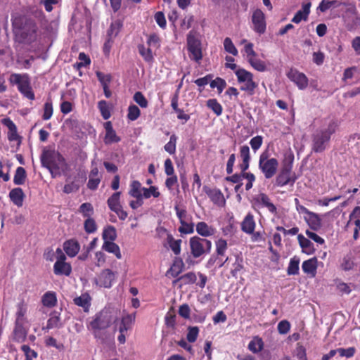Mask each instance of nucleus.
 <instances>
[{
  "mask_svg": "<svg viewBox=\"0 0 360 360\" xmlns=\"http://www.w3.org/2000/svg\"><path fill=\"white\" fill-rule=\"evenodd\" d=\"M41 164L46 167L55 178L65 169L64 158L55 150H44L41 157Z\"/></svg>",
  "mask_w": 360,
  "mask_h": 360,
  "instance_id": "1",
  "label": "nucleus"
},
{
  "mask_svg": "<svg viewBox=\"0 0 360 360\" xmlns=\"http://www.w3.org/2000/svg\"><path fill=\"white\" fill-rule=\"evenodd\" d=\"M338 127L336 121H330L326 129L317 130L312 136V150L321 153L326 149L330 136L334 134Z\"/></svg>",
  "mask_w": 360,
  "mask_h": 360,
  "instance_id": "2",
  "label": "nucleus"
},
{
  "mask_svg": "<svg viewBox=\"0 0 360 360\" xmlns=\"http://www.w3.org/2000/svg\"><path fill=\"white\" fill-rule=\"evenodd\" d=\"M37 25L32 20L25 19L19 27H15L16 40L20 43L28 44L36 39Z\"/></svg>",
  "mask_w": 360,
  "mask_h": 360,
  "instance_id": "3",
  "label": "nucleus"
},
{
  "mask_svg": "<svg viewBox=\"0 0 360 360\" xmlns=\"http://www.w3.org/2000/svg\"><path fill=\"white\" fill-rule=\"evenodd\" d=\"M293 160L294 155L292 153L285 155L281 170L276 178V185L277 186L283 187L289 184H293L295 181V178L292 175Z\"/></svg>",
  "mask_w": 360,
  "mask_h": 360,
  "instance_id": "4",
  "label": "nucleus"
},
{
  "mask_svg": "<svg viewBox=\"0 0 360 360\" xmlns=\"http://www.w3.org/2000/svg\"><path fill=\"white\" fill-rule=\"evenodd\" d=\"M278 165V160L274 158H269L267 151H264L260 154L259 169L266 179H271L276 174Z\"/></svg>",
  "mask_w": 360,
  "mask_h": 360,
  "instance_id": "5",
  "label": "nucleus"
},
{
  "mask_svg": "<svg viewBox=\"0 0 360 360\" xmlns=\"http://www.w3.org/2000/svg\"><path fill=\"white\" fill-rule=\"evenodd\" d=\"M235 74L238 82L241 84L240 90L247 92L250 96L253 95L258 86L253 80V75L243 68L236 70Z\"/></svg>",
  "mask_w": 360,
  "mask_h": 360,
  "instance_id": "6",
  "label": "nucleus"
},
{
  "mask_svg": "<svg viewBox=\"0 0 360 360\" xmlns=\"http://www.w3.org/2000/svg\"><path fill=\"white\" fill-rule=\"evenodd\" d=\"M9 80L11 84L17 85L18 90L27 98L31 100L34 98L27 75L13 73L10 76Z\"/></svg>",
  "mask_w": 360,
  "mask_h": 360,
  "instance_id": "7",
  "label": "nucleus"
},
{
  "mask_svg": "<svg viewBox=\"0 0 360 360\" xmlns=\"http://www.w3.org/2000/svg\"><path fill=\"white\" fill-rule=\"evenodd\" d=\"M187 49L189 52V58L199 63L202 58L201 41L193 31H191L187 35Z\"/></svg>",
  "mask_w": 360,
  "mask_h": 360,
  "instance_id": "8",
  "label": "nucleus"
},
{
  "mask_svg": "<svg viewBox=\"0 0 360 360\" xmlns=\"http://www.w3.org/2000/svg\"><path fill=\"white\" fill-rule=\"evenodd\" d=\"M189 245L191 253L195 258L209 252L212 248L210 240L194 236L190 238Z\"/></svg>",
  "mask_w": 360,
  "mask_h": 360,
  "instance_id": "9",
  "label": "nucleus"
},
{
  "mask_svg": "<svg viewBox=\"0 0 360 360\" xmlns=\"http://www.w3.org/2000/svg\"><path fill=\"white\" fill-rule=\"evenodd\" d=\"M56 253V261L53 265V272L56 275H64L68 276L72 272V266L70 263L65 262L66 256L60 248H57Z\"/></svg>",
  "mask_w": 360,
  "mask_h": 360,
  "instance_id": "10",
  "label": "nucleus"
},
{
  "mask_svg": "<svg viewBox=\"0 0 360 360\" xmlns=\"http://www.w3.org/2000/svg\"><path fill=\"white\" fill-rule=\"evenodd\" d=\"M120 192L113 193L108 200L109 208L115 212L120 219L124 220L127 217V213L123 209L120 202Z\"/></svg>",
  "mask_w": 360,
  "mask_h": 360,
  "instance_id": "11",
  "label": "nucleus"
},
{
  "mask_svg": "<svg viewBox=\"0 0 360 360\" xmlns=\"http://www.w3.org/2000/svg\"><path fill=\"white\" fill-rule=\"evenodd\" d=\"M252 29L259 34H263L266 31V24L264 13L260 9H256L252 15Z\"/></svg>",
  "mask_w": 360,
  "mask_h": 360,
  "instance_id": "12",
  "label": "nucleus"
},
{
  "mask_svg": "<svg viewBox=\"0 0 360 360\" xmlns=\"http://www.w3.org/2000/svg\"><path fill=\"white\" fill-rule=\"evenodd\" d=\"M252 203L253 207H265L271 213L274 214L277 213V209L276 206L271 202L269 198L265 193H261L255 195L253 197Z\"/></svg>",
  "mask_w": 360,
  "mask_h": 360,
  "instance_id": "13",
  "label": "nucleus"
},
{
  "mask_svg": "<svg viewBox=\"0 0 360 360\" xmlns=\"http://www.w3.org/2000/svg\"><path fill=\"white\" fill-rule=\"evenodd\" d=\"M115 274L109 269L103 270L101 274L95 278V283L101 287L110 288L112 282L115 281Z\"/></svg>",
  "mask_w": 360,
  "mask_h": 360,
  "instance_id": "14",
  "label": "nucleus"
},
{
  "mask_svg": "<svg viewBox=\"0 0 360 360\" xmlns=\"http://www.w3.org/2000/svg\"><path fill=\"white\" fill-rule=\"evenodd\" d=\"M287 76L290 81L294 82L300 89H304L308 86V78L307 76L295 69H291Z\"/></svg>",
  "mask_w": 360,
  "mask_h": 360,
  "instance_id": "15",
  "label": "nucleus"
},
{
  "mask_svg": "<svg viewBox=\"0 0 360 360\" xmlns=\"http://www.w3.org/2000/svg\"><path fill=\"white\" fill-rule=\"evenodd\" d=\"M1 124L8 129V139L10 141H17L19 145L21 142L20 137L18 134L17 127L15 123L8 117L4 118L1 121Z\"/></svg>",
  "mask_w": 360,
  "mask_h": 360,
  "instance_id": "16",
  "label": "nucleus"
},
{
  "mask_svg": "<svg viewBox=\"0 0 360 360\" xmlns=\"http://www.w3.org/2000/svg\"><path fill=\"white\" fill-rule=\"evenodd\" d=\"M204 190L214 204L218 206H223L225 204L224 195L220 190L217 188H210L207 187H205Z\"/></svg>",
  "mask_w": 360,
  "mask_h": 360,
  "instance_id": "17",
  "label": "nucleus"
},
{
  "mask_svg": "<svg viewBox=\"0 0 360 360\" xmlns=\"http://www.w3.org/2000/svg\"><path fill=\"white\" fill-rule=\"evenodd\" d=\"M256 222L255 217L251 212H248L240 223V229L246 234H250L255 230Z\"/></svg>",
  "mask_w": 360,
  "mask_h": 360,
  "instance_id": "18",
  "label": "nucleus"
},
{
  "mask_svg": "<svg viewBox=\"0 0 360 360\" xmlns=\"http://www.w3.org/2000/svg\"><path fill=\"white\" fill-rule=\"evenodd\" d=\"M304 219L313 231H319L322 227V220L320 216L315 212H311L308 215L304 217Z\"/></svg>",
  "mask_w": 360,
  "mask_h": 360,
  "instance_id": "19",
  "label": "nucleus"
},
{
  "mask_svg": "<svg viewBox=\"0 0 360 360\" xmlns=\"http://www.w3.org/2000/svg\"><path fill=\"white\" fill-rule=\"evenodd\" d=\"M105 136L104 138V142L106 144H110L112 143H117L120 141L119 136H117L115 131L113 129L110 122H107L105 124Z\"/></svg>",
  "mask_w": 360,
  "mask_h": 360,
  "instance_id": "20",
  "label": "nucleus"
},
{
  "mask_svg": "<svg viewBox=\"0 0 360 360\" xmlns=\"http://www.w3.org/2000/svg\"><path fill=\"white\" fill-rule=\"evenodd\" d=\"M27 312V303L24 300H22L20 302H18L16 305L15 321L27 323V316H26Z\"/></svg>",
  "mask_w": 360,
  "mask_h": 360,
  "instance_id": "21",
  "label": "nucleus"
},
{
  "mask_svg": "<svg viewBox=\"0 0 360 360\" xmlns=\"http://www.w3.org/2000/svg\"><path fill=\"white\" fill-rule=\"evenodd\" d=\"M311 3H307L302 5V9L299 10L293 18L292 19V22L298 24L302 20H307L308 15L310 13Z\"/></svg>",
  "mask_w": 360,
  "mask_h": 360,
  "instance_id": "22",
  "label": "nucleus"
},
{
  "mask_svg": "<svg viewBox=\"0 0 360 360\" xmlns=\"http://www.w3.org/2000/svg\"><path fill=\"white\" fill-rule=\"evenodd\" d=\"M302 268L305 274L310 275L311 277H314L316 274L317 259L313 257L304 261L302 263Z\"/></svg>",
  "mask_w": 360,
  "mask_h": 360,
  "instance_id": "23",
  "label": "nucleus"
},
{
  "mask_svg": "<svg viewBox=\"0 0 360 360\" xmlns=\"http://www.w3.org/2000/svg\"><path fill=\"white\" fill-rule=\"evenodd\" d=\"M297 240L304 253L311 255L314 252L315 248L314 244L308 238H305L302 234H299L297 236Z\"/></svg>",
  "mask_w": 360,
  "mask_h": 360,
  "instance_id": "24",
  "label": "nucleus"
},
{
  "mask_svg": "<svg viewBox=\"0 0 360 360\" xmlns=\"http://www.w3.org/2000/svg\"><path fill=\"white\" fill-rule=\"evenodd\" d=\"M63 249L69 257H74L79 252L80 245L77 241L70 240L64 243Z\"/></svg>",
  "mask_w": 360,
  "mask_h": 360,
  "instance_id": "25",
  "label": "nucleus"
},
{
  "mask_svg": "<svg viewBox=\"0 0 360 360\" xmlns=\"http://www.w3.org/2000/svg\"><path fill=\"white\" fill-rule=\"evenodd\" d=\"M196 231L203 237H208L213 236L216 233V229L212 226H209L207 223L200 221L196 224Z\"/></svg>",
  "mask_w": 360,
  "mask_h": 360,
  "instance_id": "26",
  "label": "nucleus"
},
{
  "mask_svg": "<svg viewBox=\"0 0 360 360\" xmlns=\"http://www.w3.org/2000/svg\"><path fill=\"white\" fill-rule=\"evenodd\" d=\"M11 200L18 207H22L25 198V194L21 188L12 189L9 193Z\"/></svg>",
  "mask_w": 360,
  "mask_h": 360,
  "instance_id": "27",
  "label": "nucleus"
},
{
  "mask_svg": "<svg viewBox=\"0 0 360 360\" xmlns=\"http://www.w3.org/2000/svg\"><path fill=\"white\" fill-rule=\"evenodd\" d=\"M26 322L15 321V327L13 329L14 339L18 342L22 341L26 336V330L25 325Z\"/></svg>",
  "mask_w": 360,
  "mask_h": 360,
  "instance_id": "28",
  "label": "nucleus"
},
{
  "mask_svg": "<svg viewBox=\"0 0 360 360\" xmlns=\"http://www.w3.org/2000/svg\"><path fill=\"white\" fill-rule=\"evenodd\" d=\"M138 50L143 60L147 63H153L154 60L153 50L150 47H146L143 44L138 46Z\"/></svg>",
  "mask_w": 360,
  "mask_h": 360,
  "instance_id": "29",
  "label": "nucleus"
},
{
  "mask_svg": "<svg viewBox=\"0 0 360 360\" xmlns=\"http://www.w3.org/2000/svg\"><path fill=\"white\" fill-rule=\"evenodd\" d=\"M102 249L108 252L114 254L117 259L122 257L120 247L113 241L104 242Z\"/></svg>",
  "mask_w": 360,
  "mask_h": 360,
  "instance_id": "30",
  "label": "nucleus"
},
{
  "mask_svg": "<svg viewBox=\"0 0 360 360\" xmlns=\"http://www.w3.org/2000/svg\"><path fill=\"white\" fill-rule=\"evenodd\" d=\"M184 264L182 259L176 258L170 267L168 273L173 277H176L183 271Z\"/></svg>",
  "mask_w": 360,
  "mask_h": 360,
  "instance_id": "31",
  "label": "nucleus"
},
{
  "mask_svg": "<svg viewBox=\"0 0 360 360\" xmlns=\"http://www.w3.org/2000/svg\"><path fill=\"white\" fill-rule=\"evenodd\" d=\"M143 188L141 187V184L138 181H134L131 182L130 185V189L129 191V194L135 198H139L143 197L142 192Z\"/></svg>",
  "mask_w": 360,
  "mask_h": 360,
  "instance_id": "32",
  "label": "nucleus"
},
{
  "mask_svg": "<svg viewBox=\"0 0 360 360\" xmlns=\"http://www.w3.org/2000/svg\"><path fill=\"white\" fill-rule=\"evenodd\" d=\"M167 241L169 245V248L175 255H179L181 252V240H175L172 235L167 234Z\"/></svg>",
  "mask_w": 360,
  "mask_h": 360,
  "instance_id": "33",
  "label": "nucleus"
},
{
  "mask_svg": "<svg viewBox=\"0 0 360 360\" xmlns=\"http://www.w3.org/2000/svg\"><path fill=\"white\" fill-rule=\"evenodd\" d=\"M104 242L114 241L117 238L116 230L114 226H108L104 229L102 234Z\"/></svg>",
  "mask_w": 360,
  "mask_h": 360,
  "instance_id": "34",
  "label": "nucleus"
},
{
  "mask_svg": "<svg viewBox=\"0 0 360 360\" xmlns=\"http://www.w3.org/2000/svg\"><path fill=\"white\" fill-rule=\"evenodd\" d=\"M248 63L256 70L264 72L266 70V63L257 58V55L252 58H250Z\"/></svg>",
  "mask_w": 360,
  "mask_h": 360,
  "instance_id": "35",
  "label": "nucleus"
},
{
  "mask_svg": "<svg viewBox=\"0 0 360 360\" xmlns=\"http://www.w3.org/2000/svg\"><path fill=\"white\" fill-rule=\"evenodd\" d=\"M26 171L22 167H18L16 170L13 178V182L15 185H22L26 179Z\"/></svg>",
  "mask_w": 360,
  "mask_h": 360,
  "instance_id": "36",
  "label": "nucleus"
},
{
  "mask_svg": "<svg viewBox=\"0 0 360 360\" xmlns=\"http://www.w3.org/2000/svg\"><path fill=\"white\" fill-rule=\"evenodd\" d=\"M264 343L260 338L255 337L248 345V349L253 353H258L263 349Z\"/></svg>",
  "mask_w": 360,
  "mask_h": 360,
  "instance_id": "37",
  "label": "nucleus"
},
{
  "mask_svg": "<svg viewBox=\"0 0 360 360\" xmlns=\"http://www.w3.org/2000/svg\"><path fill=\"white\" fill-rule=\"evenodd\" d=\"M340 5V4L338 1H335V0H333V1L322 0L317 8V10L323 13V12H326L329 8H330L331 7H337Z\"/></svg>",
  "mask_w": 360,
  "mask_h": 360,
  "instance_id": "38",
  "label": "nucleus"
},
{
  "mask_svg": "<svg viewBox=\"0 0 360 360\" xmlns=\"http://www.w3.org/2000/svg\"><path fill=\"white\" fill-rule=\"evenodd\" d=\"M123 23L120 20H116L111 23L108 30V35L110 38L115 37L122 27Z\"/></svg>",
  "mask_w": 360,
  "mask_h": 360,
  "instance_id": "39",
  "label": "nucleus"
},
{
  "mask_svg": "<svg viewBox=\"0 0 360 360\" xmlns=\"http://www.w3.org/2000/svg\"><path fill=\"white\" fill-rule=\"evenodd\" d=\"M42 303L44 306L51 307L56 303V297L55 293L48 292L42 297Z\"/></svg>",
  "mask_w": 360,
  "mask_h": 360,
  "instance_id": "40",
  "label": "nucleus"
},
{
  "mask_svg": "<svg viewBox=\"0 0 360 360\" xmlns=\"http://www.w3.org/2000/svg\"><path fill=\"white\" fill-rule=\"evenodd\" d=\"M299 264H300V259L294 257H292L289 263L288 267V275H296L299 273Z\"/></svg>",
  "mask_w": 360,
  "mask_h": 360,
  "instance_id": "41",
  "label": "nucleus"
},
{
  "mask_svg": "<svg viewBox=\"0 0 360 360\" xmlns=\"http://www.w3.org/2000/svg\"><path fill=\"white\" fill-rule=\"evenodd\" d=\"M61 326L60 317L56 314L52 315L47 321L46 327L43 328V330H49L55 328H60Z\"/></svg>",
  "mask_w": 360,
  "mask_h": 360,
  "instance_id": "42",
  "label": "nucleus"
},
{
  "mask_svg": "<svg viewBox=\"0 0 360 360\" xmlns=\"http://www.w3.org/2000/svg\"><path fill=\"white\" fill-rule=\"evenodd\" d=\"M79 212L81 213L84 217H91L94 214L93 206L91 203L89 202L82 203L79 208Z\"/></svg>",
  "mask_w": 360,
  "mask_h": 360,
  "instance_id": "43",
  "label": "nucleus"
},
{
  "mask_svg": "<svg viewBox=\"0 0 360 360\" xmlns=\"http://www.w3.org/2000/svg\"><path fill=\"white\" fill-rule=\"evenodd\" d=\"M228 248V244L226 240L219 238L216 242V252L219 256H224Z\"/></svg>",
  "mask_w": 360,
  "mask_h": 360,
  "instance_id": "44",
  "label": "nucleus"
},
{
  "mask_svg": "<svg viewBox=\"0 0 360 360\" xmlns=\"http://www.w3.org/2000/svg\"><path fill=\"white\" fill-rule=\"evenodd\" d=\"M224 50L232 54L233 56H237L238 52L235 45L232 42V40L229 37H226L224 40Z\"/></svg>",
  "mask_w": 360,
  "mask_h": 360,
  "instance_id": "45",
  "label": "nucleus"
},
{
  "mask_svg": "<svg viewBox=\"0 0 360 360\" xmlns=\"http://www.w3.org/2000/svg\"><path fill=\"white\" fill-rule=\"evenodd\" d=\"M207 105L210 108L217 116L222 113V107L216 99H210L207 101Z\"/></svg>",
  "mask_w": 360,
  "mask_h": 360,
  "instance_id": "46",
  "label": "nucleus"
},
{
  "mask_svg": "<svg viewBox=\"0 0 360 360\" xmlns=\"http://www.w3.org/2000/svg\"><path fill=\"white\" fill-rule=\"evenodd\" d=\"M196 275L193 272H188L178 278L183 285H188L194 283L196 281Z\"/></svg>",
  "mask_w": 360,
  "mask_h": 360,
  "instance_id": "47",
  "label": "nucleus"
},
{
  "mask_svg": "<svg viewBox=\"0 0 360 360\" xmlns=\"http://www.w3.org/2000/svg\"><path fill=\"white\" fill-rule=\"evenodd\" d=\"M141 115L139 108L135 105H131L128 108L127 117L131 121L137 120Z\"/></svg>",
  "mask_w": 360,
  "mask_h": 360,
  "instance_id": "48",
  "label": "nucleus"
},
{
  "mask_svg": "<svg viewBox=\"0 0 360 360\" xmlns=\"http://www.w3.org/2000/svg\"><path fill=\"white\" fill-rule=\"evenodd\" d=\"M143 198H149L151 196L158 198L160 196V192L155 186H150L149 188H143Z\"/></svg>",
  "mask_w": 360,
  "mask_h": 360,
  "instance_id": "49",
  "label": "nucleus"
},
{
  "mask_svg": "<svg viewBox=\"0 0 360 360\" xmlns=\"http://www.w3.org/2000/svg\"><path fill=\"white\" fill-rule=\"evenodd\" d=\"M241 42L243 44H245L244 47V53L245 56H246V59L248 61L250 58H252L257 55V53L253 49V44L252 43H247L246 39H243Z\"/></svg>",
  "mask_w": 360,
  "mask_h": 360,
  "instance_id": "50",
  "label": "nucleus"
},
{
  "mask_svg": "<svg viewBox=\"0 0 360 360\" xmlns=\"http://www.w3.org/2000/svg\"><path fill=\"white\" fill-rule=\"evenodd\" d=\"M98 108L104 120H108L110 117V112L108 109V103L105 101H101L98 103Z\"/></svg>",
  "mask_w": 360,
  "mask_h": 360,
  "instance_id": "51",
  "label": "nucleus"
},
{
  "mask_svg": "<svg viewBox=\"0 0 360 360\" xmlns=\"http://www.w3.org/2000/svg\"><path fill=\"white\" fill-rule=\"evenodd\" d=\"M75 304L86 309L89 306V297L87 295H82L74 299Z\"/></svg>",
  "mask_w": 360,
  "mask_h": 360,
  "instance_id": "52",
  "label": "nucleus"
},
{
  "mask_svg": "<svg viewBox=\"0 0 360 360\" xmlns=\"http://www.w3.org/2000/svg\"><path fill=\"white\" fill-rule=\"evenodd\" d=\"M176 136L173 134L170 136L169 141L165 146V150L168 152L169 154H174L176 152Z\"/></svg>",
  "mask_w": 360,
  "mask_h": 360,
  "instance_id": "53",
  "label": "nucleus"
},
{
  "mask_svg": "<svg viewBox=\"0 0 360 360\" xmlns=\"http://www.w3.org/2000/svg\"><path fill=\"white\" fill-rule=\"evenodd\" d=\"M102 315L97 316L91 323V326L94 329H103L110 325V321L103 323L102 321Z\"/></svg>",
  "mask_w": 360,
  "mask_h": 360,
  "instance_id": "54",
  "label": "nucleus"
},
{
  "mask_svg": "<svg viewBox=\"0 0 360 360\" xmlns=\"http://www.w3.org/2000/svg\"><path fill=\"white\" fill-rule=\"evenodd\" d=\"M199 329L197 326L189 327L186 335L187 340L189 342H194L198 336Z\"/></svg>",
  "mask_w": 360,
  "mask_h": 360,
  "instance_id": "55",
  "label": "nucleus"
},
{
  "mask_svg": "<svg viewBox=\"0 0 360 360\" xmlns=\"http://www.w3.org/2000/svg\"><path fill=\"white\" fill-rule=\"evenodd\" d=\"M134 101L140 105V107L146 108L148 106V101L141 92H136L134 95Z\"/></svg>",
  "mask_w": 360,
  "mask_h": 360,
  "instance_id": "56",
  "label": "nucleus"
},
{
  "mask_svg": "<svg viewBox=\"0 0 360 360\" xmlns=\"http://www.w3.org/2000/svg\"><path fill=\"white\" fill-rule=\"evenodd\" d=\"M53 115V105L51 101H47L44 103V114H43V119L44 120H49Z\"/></svg>",
  "mask_w": 360,
  "mask_h": 360,
  "instance_id": "57",
  "label": "nucleus"
},
{
  "mask_svg": "<svg viewBox=\"0 0 360 360\" xmlns=\"http://www.w3.org/2000/svg\"><path fill=\"white\" fill-rule=\"evenodd\" d=\"M262 143L263 138L262 136H256L251 139V140L250 141L251 148L255 153H256L259 149V148L262 145Z\"/></svg>",
  "mask_w": 360,
  "mask_h": 360,
  "instance_id": "58",
  "label": "nucleus"
},
{
  "mask_svg": "<svg viewBox=\"0 0 360 360\" xmlns=\"http://www.w3.org/2000/svg\"><path fill=\"white\" fill-rule=\"evenodd\" d=\"M226 85V82L223 79L219 77L212 80L210 83L211 88H217L219 93L222 92Z\"/></svg>",
  "mask_w": 360,
  "mask_h": 360,
  "instance_id": "59",
  "label": "nucleus"
},
{
  "mask_svg": "<svg viewBox=\"0 0 360 360\" xmlns=\"http://www.w3.org/2000/svg\"><path fill=\"white\" fill-rule=\"evenodd\" d=\"M84 229L87 233L95 232L96 230V224L94 219L91 217L87 218L84 221Z\"/></svg>",
  "mask_w": 360,
  "mask_h": 360,
  "instance_id": "60",
  "label": "nucleus"
},
{
  "mask_svg": "<svg viewBox=\"0 0 360 360\" xmlns=\"http://www.w3.org/2000/svg\"><path fill=\"white\" fill-rule=\"evenodd\" d=\"M148 47H150L152 49H158L160 46L159 38L155 34L150 35L147 39Z\"/></svg>",
  "mask_w": 360,
  "mask_h": 360,
  "instance_id": "61",
  "label": "nucleus"
},
{
  "mask_svg": "<svg viewBox=\"0 0 360 360\" xmlns=\"http://www.w3.org/2000/svg\"><path fill=\"white\" fill-rule=\"evenodd\" d=\"M354 266V262L352 259V257L349 255H347L343 257L342 262L341 263V268L343 270L349 271L351 270Z\"/></svg>",
  "mask_w": 360,
  "mask_h": 360,
  "instance_id": "62",
  "label": "nucleus"
},
{
  "mask_svg": "<svg viewBox=\"0 0 360 360\" xmlns=\"http://www.w3.org/2000/svg\"><path fill=\"white\" fill-rule=\"evenodd\" d=\"M337 352L339 354L340 356H345L347 358H350L354 356L355 353L354 347H349L347 349L344 348H338L337 349Z\"/></svg>",
  "mask_w": 360,
  "mask_h": 360,
  "instance_id": "63",
  "label": "nucleus"
},
{
  "mask_svg": "<svg viewBox=\"0 0 360 360\" xmlns=\"http://www.w3.org/2000/svg\"><path fill=\"white\" fill-rule=\"evenodd\" d=\"M135 314H127L122 317L121 324L131 328V325L135 321Z\"/></svg>",
  "mask_w": 360,
  "mask_h": 360,
  "instance_id": "64",
  "label": "nucleus"
}]
</instances>
